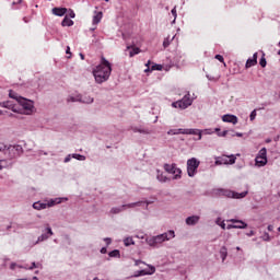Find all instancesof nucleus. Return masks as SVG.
Instances as JSON below:
<instances>
[{
	"label": "nucleus",
	"instance_id": "nucleus-22",
	"mask_svg": "<svg viewBox=\"0 0 280 280\" xmlns=\"http://www.w3.org/2000/svg\"><path fill=\"white\" fill-rule=\"evenodd\" d=\"M80 104H93V102H95V98L89 94H80Z\"/></svg>",
	"mask_w": 280,
	"mask_h": 280
},
{
	"label": "nucleus",
	"instance_id": "nucleus-48",
	"mask_svg": "<svg viewBox=\"0 0 280 280\" xmlns=\"http://www.w3.org/2000/svg\"><path fill=\"white\" fill-rule=\"evenodd\" d=\"M137 240H145L148 237V234L139 233L136 235Z\"/></svg>",
	"mask_w": 280,
	"mask_h": 280
},
{
	"label": "nucleus",
	"instance_id": "nucleus-56",
	"mask_svg": "<svg viewBox=\"0 0 280 280\" xmlns=\"http://www.w3.org/2000/svg\"><path fill=\"white\" fill-rule=\"evenodd\" d=\"M233 137H244V133H242V132H235V135H233Z\"/></svg>",
	"mask_w": 280,
	"mask_h": 280
},
{
	"label": "nucleus",
	"instance_id": "nucleus-17",
	"mask_svg": "<svg viewBox=\"0 0 280 280\" xmlns=\"http://www.w3.org/2000/svg\"><path fill=\"white\" fill-rule=\"evenodd\" d=\"M222 121L225 124H233V126L237 125V116L232 115V114H225L222 116Z\"/></svg>",
	"mask_w": 280,
	"mask_h": 280
},
{
	"label": "nucleus",
	"instance_id": "nucleus-29",
	"mask_svg": "<svg viewBox=\"0 0 280 280\" xmlns=\"http://www.w3.org/2000/svg\"><path fill=\"white\" fill-rule=\"evenodd\" d=\"M156 179H158L160 183H167V182H170V179H168V178L165 176V174H163V172H161V171H158Z\"/></svg>",
	"mask_w": 280,
	"mask_h": 280
},
{
	"label": "nucleus",
	"instance_id": "nucleus-46",
	"mask_svg": "<svg viewBox=\"0 0 280 280\" xmlns=\"http://www.w3.org/2000/svg\"><path fill=\"white\" fill-rule=\"evenodd\" d=\"M8 167V161L5 160H0V171L5 170Z\"/></svg>",
	"mask_w": 280,
	"mask_h": 280
},
{
	"label": "nucleus",
	"instance_id": "nucleus-11",
	"mask_svg": "<svg viewBox=\"0 0 280 280\" xmlns=\"http://www.w3.org/2000/svg\"><path fill=\"white\" fill-rule=\"evenodd\" d=\"M51 235H54V231L51 230V226H47L42 235H39L36 240L35 243H33V246H36V244H40V242H47V240H49V237H51Z\"/></svg>",
	"mask_w": 280,
	"mask_h": 280
},
{
	"label": "nucleus",
	"instance_id": "nucleus-51",
	"mask_svg": "<svg viewBox=\"0 0 280 280\" xmlns=\"http://www.w3.org/2000/svg\"><path fill=\"white\" fill-rule=\"evenodd\" d=\"M259 65H260V67H262V68L266 67L267 62H266V58H265V57H262V58L260 59Z\"/></svg>",
	"mask_w": 280,
	"mask_h": 280
},
{
	"label": "nucleus",
	"instance_id": "nucleus-25",
	"mask_svg": "<svg viewBox=\"0 0 280 280\" xmlns=\"http://www.w3.org/2000/svg\"><path fill=\"white\" fill-rule=\"evenodd\" d=\"M52 14H55V16H65L67 14V8H54Z\"/></svg>",
	"mask_w": 280,
	"mask_h": 280
},
{
	"label": "nucleus",
	"instance_id": "nucleus-42",
	"mask_svg": "<svg viewBox=\"0 0 280 280\" xmlns=\"http://www.w3.org/2000/svg\"><path fill=\"white\" fill-rule=\"evenodd\" d=\"M171 14H173L174 20L172 21V25H174V23H176V19L178 16V13L176 12V7H174L171 11Z\"/></svg>",
	"mask_w": 280,
	"mask_h": 280
},
{
	"label": "nucleus",
	"instance_id": "nucleus-40",
	"mask_svg": "<svg viewBox=\"0 0 280 280\" xmlns=\"http://www.w3.org/2000/svg\"><path fill=\"white\" fill-rule=\"evenodd\" d=\"M259 161H261V162H259ZM261 163H264V160H261V159L257 160V158H255L256 167H265V165H268V163H265V164H261Z\"/></svg>",
	"mask_w": 280,
	"mask_h": 280
},
{
	"label": "nucleus",
	"instance_id": "nucleus-28",
	"mask_svg": "<svg viewBox=\"0 0 280 280\" xmlns=\"http://www.w3.org/2000/svg\"><path fill=\"white\" fill-rule=\"evenodd\" d=\"M104 16V13L102 12H96L95 15L93 16V25H98V23H101L102 19Z\"/></svg>",
	"mask_w": 280,
	"mask_h": 280
},
{
	"label": "nucleus",
	"instance_id": "nucleus-34",
	"mask_svg": "<svg viewBox=\"0 0 280 280\" xmlns=\"http://www.w3.org/2000/svg\"><path fill=\"white\" fill-rule=\"evenodd\" d=\"M215 224H218V226H221L223 231H226V223L224 222V220L222 221V218H217Z\"/></svg>",
	"mask_w": 280,
	"mask_h": 280
},
{
	"label": "nucleus",
	"instance_id": "nucleus-16",
	"mask_svg": "<svg viewBox=\"0 0 280 280\" xmlns=\"http://www.w3.org/2000/svg\"><path fill=\"white\" fill-rule=\"evenodd\" d=\"M256 159L261 164L268 163V150L266 148L260 149L256 155ZM259 159H261L264 162L259 161Z\"/></svg>",
	"mask_w": 280,
	"mask_h": 280
},
{
	"label": "nucleus",
	"instance_id": "nucleus-49",
	"mask_svg": "<svg viewBox=\"0 0 280 280\" xmlns=\"http://www.w3.org/2000/svg\"><path fill=\"white\" fill-rule=\"evenodd\" d=\"M71 159H73V154H68L65 160L63 163H69L71 161Z\"/></svg>",
	"mask_w": 280,
	"mask_h": 280
},
{
	"label": "nucleus",
	"instance_id": "nucleus-19",
	"mask_svg": "<svg viewBox=\"0 0 280 280\" xmlns=\"http://www.w3.org/2000/svg\"><path fill=\"white\" fill-rule=\"evenodd\" d=\"M130 130H132V132H139L140 135H152V130L142 126H131Z\"/></svg>",
	"mask_w": 280,
	"mask_h": 280
},
{
	"label": "nucleus",
	"instance_id": "nucleus-52",
	"mask_svg": "<svg viewBox=\"0 0 280 280\" xmlns=\"http://www.w3.org/2000/svg\"><path fill=\"white\" fill-rule=\"evenodd\" d=\"M104 242H106L107 246H110L113 240L110 237H105Z\"/></svg>",
	"mask_w": 280,
	"mask_h": 280
},
{
	"label": "nucleus",
	"instance_id": "nucleus-5",
	"mask_svg": "<svg viewBox=\"0 0 280 280\" xmlns=\"http://www.w3.org/2000/svg\"><path fill=\"white\" fill-rule=\"evenodd\" d=\"M215 196H223L224 198H234L236 200H240L242 198H246L248 196V191H243V192H236L230 189H224V188H218L214 190Z\"/></svg>",
	"mask_w": 280,
	"mask_h": 280
},
{
	"label": "nucleus",
	"instance_id": "nucleus-47",
	"mask_svg": "<svg viewBox=\"0 0 280 280\" xmlns=\"http://www.w3.org/2000/svg\"><path fill=\"white\" fill-rule=\"evenodd\" d=\"M203 132V135H213V132H215V130L213 129H203L201 130V133Z\"/></svg>",
	"mask_w": 280,
	"mask_h": 280
},
{
	"label": "nucleus",
	"instance_id": "nucleus-12",
	"mask_svg": "<svg viewBox=\"0 0 280 280\" xmlns=\"http://www.w3.org/2000/svg\"><path fill=\"white\" fill-rule=\"evenodd\" d=\"M16 268H23L24 270H34V268H43L40 262H32L31 267L22 266L16 262H11L10 270H16Z\"/></svg>",
	"mask_w": 280,
	"mask_h": 280
},
{
	"label": "nucleus",
	"instance_id": "nucleus-57",
	"mask_svg": "<svg viewBox=\"0 0 280 280\" xmlns=\"http://www.w3.org/2000/svg\"><path fill=\"white\" fill-rule=\"evenodd\" d=\"M253 235H255V231H250L249 233H247L248 237H253Z\"/></svg>",
	"mask_w": 280,
	"mask_h": 280
},
{
	"label": "nucleus",
	"instance_id": "nucleus-55",
	"mask_svg": "<svg viewBox=\"0 0 280 280\" xmlns=\"http://www.w3.org/2000/svg\"><path fill=\"white\" fill-rule=\"evenodd\" d=\"M101 253H102V255H106V253H107L106 247H102V248H101Z\"/></svg>",
	"mask_w": 280,
	"mask_h": 280
},
{
	"label": "nucleus",
	"instance_id": "nucleus-64",
	"mask_svg": "<svg viewBox=\"0 0 280 280\" xmlns=\"http://www.w3.org/2000/svg\"><path fill=\"white\" fill-rule=\"evenodd\" d=\"M149 71H152V70H150V68H147V69L144 70L145 73H149Z\"/></svg>",
	"mask_w": 280,
	"mask_h": 280
},
{
	"label": "nucleus",
	"instance_id": "nucleus-54",
	"mask_svg": "<svg viewBox=\"0 0 280 280\" xmlns=\"http://www.w3.org/2000/svg\"><path fill=\"white\" fill-rule=\"evenodd\" d=\"M69 16H70V19H75V12L70 11Z\"/></svg>",
	"mask_w": 280,
	"mask_h": 280
},
{
	"label": "nucleus",
	"instance_id": "nucleus-15",
	"mask_svg": "<svg viewBox=\"0 0 280 280\" xmlns=\"http://www.w3.org/2000/svg\"><path fill=\"white\" fill-rule=\"evenodd\" d=\"M1 108H9L12 113H19V106L14 105L12 101H4L0 103Z\"/></svg>",
	"mask_w": 280,
	"mask_h": 280
},
{
	"label": "nucleus",
	"instance_id": "nucleus-30",
	"mask_svg": "<svg viewBox=\"0 0 280 280\" xmlns=\"http://www.w3.org/2000/svg\"><path fill=\"white\" fill-rule=\"evenodd\" d=\"M168 136H174V135H185V129L179 128V129H171L167 131Z\"/></svg>",
	"mask_w": 280,
	"mask_h": 280
},
{
	"label": "nucleus",
	"instance_id": "nucleus-44",
	"mask_svg": "<svg viewBox=\"0 0 280 280\" xmlns=\"http://www.w3.org/2000/svg\"><path fill=\"white\" fill-rule=\"evenodd\" d=\"M256 118H257V109H254L249 115V120L255 121Z\"/></svg>",
	"mask_w": 280,
	"mask_h": 280
},
{
	"label": "nucleus",
	"instance_id": "nucleus-58",
	"mask_svg": "<svg viewBox=\"0 0 280 280\" xmlns=\"http://www.w3.org/2000/svg\"><path fill=\"white\" fill-rule=\"evenodd\" d=\"M207 79L209 80V81H213V80H215V78H213V77H211V75H207Z\"/></svg>",
	"mask_w": 280,
	"mask_h": 280
},
{
	"label": "nucleus",
	"instance_id": "nucleus-14",
	"mask_svg": "<svg viewBox=\"0 0 280 280\" xmlns=\"http://www.w3.org/2000/svg\"><path fill=\"white\" fill-rule=\"evenodd\" d=\"M122 206L125 207V211L126 209H135V207H144V209H148V207L150 206V201H137Z\"/></svg>",
	"mask_w": 280,
	"mask_h": 280
},
{
	"label": "nucleus",
	"instance_id": "nucleus-60",
	"mask_svg": "<svg viewBox=\"0 0 280 280\" xmlns=\"http://www.w3.org/2000/svg\"><path fill=\"white\" fill-rule=\"evenodd\" d=\"M268 231H273V229H275V226H272V225H268Z\"/></svg>",
	"mask_w": 280,
	"mask_h": 280
},
{
	"label": "nucleus",
	"instance_id": "nucleus-59",
	"mask_svg": "<svg viewBox=\"0 0 280 280\" xmlns=\"http://www.w3.org/2000/svg\"><path fill=\"white\" fill-rule=\"evenodd\" d=\"M66 54H71V47H67V49H66Z\"/></svg>",
	"mask_w": 280,
	"mask_h": 280
},
{
	"label": "nucleus",
	"instance_id": "nucleus-38",
	"mask_svg": "<svg viewBox=\"0 0 280 280\" xmlns=\"http://www.w3.org/2000/svg\"><path fill=\"white\" fill-rule=\"evenodd\" d=\"M174 38H176V35H174L172 38L166 37L163 42V47L167 48V46L172 44V40H174Z\"/></svg>",
	"mask_w": 280,
	"mask_h": 280
},
{
	"label": "nucleus",
	"instance_id": "nucleus-36",
	"mask_svg": "<svg viewBox=\"0 0 280 280\" xmlns=\"http://www.w3.org/2000/svg\"><path fill=\"white\" fill-rule=\"evenodd\" d=\"M72 159H75L77 161H86V156L80 153H73Z\"/></svg>",
	"mask_w": 280,
	"mask_h": 280
},
{
	"label": "nucleus",
	"instance_id": "nucleus-39",
	"mask_svg": "<svg viewBox=\"0 0 280 280\" xmlns=\"http://www.w3.org/2000/svg\"><path fill=\"white\" fill-rule=\"evenodd\" d=\"M214 132H217L218 137H226L229 135V130L220 131V128H214Z\"/></svg>",
	"mask_w": 280,
	"mask_h": 280
},
{
	"label": "nucleus",
	"instance_id": "nucleus-8",
	"mask_svg": "<svg viewBox=\"0 0 280 280\" xmlns=\"http://www.w3.org/2000/svg\"><path fill=\"white\" fill-rule=\"evenodd\" d=\"M198 167H200V161L196 158L187 160V174L189 178H194L198 174Z\"/></svg>",
	"mask_w": 280,
	"mask_h": 280
},
{
	"label": "nucleus",
	"instance_id": "nucleus-13",
	"mask_svg": "<svg viewBox=\"0 0 280 280\" xmlns=\"http://www.w3.org/2000/svg\"><path fill=\"white\" fill-rule=\"evenodd\" d=\"M149 269H142L135 272L133 277H145L150 275H154L156 272V267L152 265H148Z\"/></svg>",
	"mask_w": 280,
	"mask_h": 280
},
{
	"label": "nucleus",
	"instance_id": "nucleus-4",
	"mask_svg": "<svg viewBox=\"0 0 280 280\" xmlns=\"http://www.w3.org/2000/svg\"><path fill=\"white\" fill-rule=\"evenodd\" d=\"M62 200H65V202H67V200H69V198L57 197V198H52V199H45L44 202L36 201L33 203V209H35L36 211H43L45 209H50V207H56V205L62 203Z\"/></svg>",
	"mask_w": 280,
	"mask_h": 280
},
{
	"label": "nucleus",
	"instance_id": "nucleus-33",
	"mask_svg": "<svg viewBox=\"0 0 280 280\" xmlns=\"http://www.w3.org/2000/svg\"><path fill=\"white\" fill-rule=\"evenodd\" d=\"M121 211H126V206H119V207H114L110 209V213L117 214L121 213Z\"/></svg>",
	"mask_w": 280,
	"mask_h": 280
},
{
	"label": "nucleus",
	"instance_id": "nucleus-24",
	"mask_svg": "<svg viewBox=\"0 0 280 280\" xmlns=\"http://www.w3.org/2000/svg\"><path fill=\"white\" fill-rule=\"evenodd\" d=\"M219 255L222 259V264H224V261H226V257H229V249L226 248V246H222L220 248Z\"/></svg>",
	"mask_w": 280,
	"mask_h": 280
},
{
	"label": "nucleus",
	"instance_id": "nucleus-50",
	"mask_svg": "<svg viewBox=\"0 0 280 280\" xmlns=\"http://www.w3.org/2000/svg\"><path fill=\"white\" fill-rule=\"evenodd\" d=\"M215 60H219V62H224V57L222 55H215Z\"/></svg>",
	"mask_w": 280,
	"mask_h": 280
},
{
	"label": "nucleus",
	"instance_id": "nucleus-9",
	"mask_svg": "<svg viewBox=\"0 0 280 280\" xmlns=\"http://www.w3.org/2000/svg\"><path fill=\"white\" fill-rule=\"evenodd\" d=\"M23 153V147L21 144L9 145L7 150L8 159H18Z\"/></svg>",
	"mask_w": 280,
	"mask_h": 280
},
{
	"label": "nucleus",
	"instance_id": "nucleus-21",
	"mask_svg": "<svg viewBox=\"0 0 280 280\" xmlns=\"http://www.w3.org/2000/svg\"><path fill=\"white\" fill-rule=\"evenodd\" d=\"M200 222L199 215H191L186 218V224L187 226H196V224Z\"/></svg>",
	"mask_w": 280,
	"mask_h": 280
},
{
	"label": "nucleus",
	"instance_id": "nucleus-45",
	"mask_svg": "<svg viewBox=\"0 0 280 280\" xmlns=\"http://www.w3.org/2000/svg\"><path fill=\"white\" fill-rule=\"evenodd\" d=\"M261 240L264 242H270V234H268V232H265L262 235H261Z\"/></svg>",
	"mask_w": 280,
	"mask_h": 280
},
{
	"label": "nucleus",
	"instance_id": "nucleus-37",
	"mask_svg": "<svg viewBox=\"0 0 280 280\" xmlns=\"http://www.w3.org/2000/svg\"><path fill=\"white\" fill-rule=\"evenodd\" d=\"M8 148H10V145L0 142V152H3L4 156L8 154Z\"/></svg>",
	"mask_w": 280,
	"mask_h": 280
},
{
	"label": "nucleus",
	"instance_id": "nucleus-1",
	"mask_svg": "<svg viewBox=\"0 0 280 280\" xmlns=\"http://www.w3.org/2000/svg\"><path fill=\"white\" fill-rule=\"evenodd\" d=\"M110 73H113V65L104 57H102L101 63L92 70L96 84H104V82H108Z\"/></svg>",
	"mask_w": 280,
	"mask_h": 280
},
{
	"label": "nucleus",
	"instance_id": "nucleus-43",
	"mask_svg": "<svg viewBox=\"0 0 280 280\" xmlns=\"http://www.w3.org/2000/svg\"><path fill=\"white\" fill-rule=\"evenodd\" d=\"M151 71H163V66L155 63L151 67Z\"/></svg>",
	"mask_w": 280,
	"mask_h": 280
},
{
	"label": "nucleus",
	"instance_id": "nucleus-53",
	"mask_svg": "<svg viewBox=\"0 0 280 280\" xmlns=\"http://www.w3.org/2000/svg\"><path fill=\"white\" fill-rule=\"evenodd\" d=\"M225 229H228V231H231V229H235V223L225 225Z\"/></svg>",
	"mask_w": 280,
	"mask_h": 280
},
{
	"label": "nucleus",
	"instance_id": "nucleus-41",
	"mask_svg": "<svg viewBox=\"0 0 280 280\" xmlns=\"http://www.w3.org/2000/svg\"><path fill=\"white\" fill-rule=\"evenodd\" d=\"M109 257H121V254L119 253L118 249H114L112 252H109Z\"/></svg>",
	"mask_w": 280,
	"mask_h": 280
},
{
	"label": "nucleus",
	"instance_id": "nucleus-27",
	"mask_svg": "<svg viewBox=\"0 0 280 280\" xmlns=\"http://www.w3.org/2000/svg\"><path fill=\"white\" fill-rule=\"evenodd\" d=\"M127 49H131L129 51V57L130 58H133V56H137V55L141 54V49L139 47L127 46Z\"/></svg>",
	"mask_w": 280,
	"mask_h": 280
},
{
	"label": "nucleus",
	"instance_id": "nucleus-35",
	"mask_svg": "<svg viewBox=\"0 0 280 280\" xmlns=\"http://www.w3.org/2000/svg\"><path fill=\"white\" fill-rule=\"evenodd\" d=\"M125 246H135V240H132V236H128L124 240Z\"/></svg>",
	"mask_w": 280,
	"mask_h": 280
},
{
	"label": "nucleus",
	"instance_id": "nucleus-31",
	"mask_svg": "<svg viewBox=\"0 0 280 280\" xmlns=\"http://www.w3.org/2000/svg\"><path fill=\"white\" fill-rule=\"evenodd\" d=\"M62 27H72L73 25V20L69 19L66 16L62 22H61Z\"/></svg>",
	"mask_w": 280,
	"mask_h": 280
},
{
	"label": "nucleus",
	"instance_id": "nucleus-32",
	"mask_svg": "<svg viewBox=\"0 0 280 280\" xmlns=\"http://www.w3.org/2000/svg\"><path fill=\"white\" fill-rule=\"evenodd\" d=\"M25 5V2L23 0H18L12 2V9L13 10H21V8Z\"/></svg>",
	"mask_w": 280,
	"mask_h": 280
},
{
	"label": "nucleus",
	"instance_id": "nucleus-3",
	"mask_svg": "<svg viewBox=\"0 0 280 280\" xmlns=\"http://www.w3.org/2000/svg\"><path fill=\"white\" fill-rule=\"evenodd\" d=\"M176 237V232L173 230H168L165 233H162L160 235H155L152 237H147L145 243L148 246H151V248H159L163 242H170V240H174Z\"/></svg>",
	"mask_w": 280,
	"mask_h": 280
},
{
	"label": "nucleus",
	"instance_id": "nucleus-7",
	"mask_svg": "<svg viewBox=\"0 0 280 280\" xmlns=\"http://www.w3.org/2000/svg\"><path fill=\"white\" fill-rule=\"evenodd\" d=\"M164 170L167 174H172L173 180H180L183 178V170H180L176 163L164 164Z\"/></svg>",
	"mask_w": 280,
	"mask_h": 280
},
{
	"label": "nucleus",
	"instance_id": "nucleus-10",
	"mask_svg": "<svg viewBox=\"0 0 280 280\" xmlns=\"http://www.w3.org/2000/svg\"><path fill=\"white\" fill-rule=\"evenodd\" d=\"M235 161H237V158L233 154L231 155H222L219 158H215V165H234Z\"/></svg>",
	"mask_w": 280,
	"mask_h": 280
},
{
	"label": "nucleus",
	"instance_id": "nucleus-18",
	"mask_svg": "<svg viewBox=\"0 0 280 280\" xmlns=\"http://www.w3.org/2000/svg\"><path fill=\"white\" fill-rule=\"evenodd\" d=\"M184 135H195L198 138L195 139V141H201L202 140V130L200 129H184Z\"/></svg>",
	"mask_w": 280,
	"mask_h": 280
},
{
	"label": "nucleus",
	"instance_id": "nucleus-2",
	"mask_svg": "<svg viewBox=\"0 0 280 280\" xmlns=\"http://www.w3.org/2000/svg\"><path fill=\"white\" fill-rule=\"evenodd\" d=\"M9 97H11V100H15V102L21 106L19 107V112H16L19 115H34V113H36L34 101L25 98L12 90L9 92Z\"/></svg>",
	"mask_w": 280,
	"mask_h": 280
},
{
	"label": "nucleus",
	"instance_id": "nucleus-62",
	"mask_svg": "<svg viewBox=\"0 0 280 280\" xmlns=\"http://www.w3.org/2000/svg\"><path fill=\"white\" fill-rule=\"evenodd\" d=\"M150 65H151V61L149 60V61L145 63V67H147L148 69H150Z\"/></svg>",
	"mask_w": 280,
	"mask_h": 280
},
{
	"label": "nucleus",
	"instance_id": "nucleus-26",
	"mask_svg": "<svg viewBox=\"0 0 280 280\" xmlns=\"http://www.w3.org/2000/svg\"><path fill=\"white\" fill-rule=\"evenodd\" d=\"M80 93H78V92H75V93H73V94H70L68 97H67V102H68V104L69 103H74V102H79L80 103Z\"/></svg>",
	"mask_w": 280,
	"mask_h": 280
},
{
	"label": "nucleus",
	"instance_id": "nucleus-20",
	"mask_svg": "<svg viewBox=\"0 0 280 280\" xmlns=\"http://www.w3.org/2000/svg\"><path fill=\"white\" fill-rule=\"evenodd\" d=\"M228 222H232V224H234V229H246L248 226L246 222L237 219H230Z\"/></svg>",
	"mask_w": 280,
	"mask_h": 280
},
{
	"label": "nucleus",
	"instance_id": "nucleus-23",
	"mask_svg": "<svg viewBox=\"0 0 280 280\" xmlns=\"http://www.w3.org/2000/svg\"><path fill=\"white\" fill-rule=\"evenodd\" d=\"M255 65H257V52H255L252 58L247 59L245 68L250 69V67H255Z\"/></svg>",
	"mask_w": 280,
	"mask_h": 280
},
{
	"label": "nucleus",
	"instance_id": "nucleus-63",
	"mask_svg": "<svg viewBox=\"0 0 280 280\" xmlns=\"http://www.w3.org/2000/svg\"><path fill=\"white\" fill-rule=\"evenodd\" d=\"M80 58H81V60H84V55L80 54Z\"/></svg>",
	"mask_w": 280,
	"mask_h": 280
},
{
	"label": "nucleus",
	"instance_id": "nucleus-61",
	"mask_svg": "<svg viewBox=\"0 0 280 280\" xmlns=\"http://www.w3.org/2000/svg\"><path fill=\"white\" fill-rule=\"evenodd\" d=\"M44 154V156H47V152L45 151H39V155Z\"/></svg>",
	"mask_w": 280,
	"mask_h": 280
},
{
	"label": "nucleus",
	"instance_id": "nucleus-6",
	"mask_svg": "<svg viewBox=\"0 0 280 280\" xmlns=\"http://www.w3.org/2000/svg\"><path fill=\"white\" fill-rule=\"evenodd\" d=\"M192 104H194V98H191V94L187 92V94H185L182 100L173 102L172 107L179 108L180 110H185L186 108H189V106H191Z\"/></svg>",
	"mask_w": 280,
	"mask_h": 280
}]
</instances>
